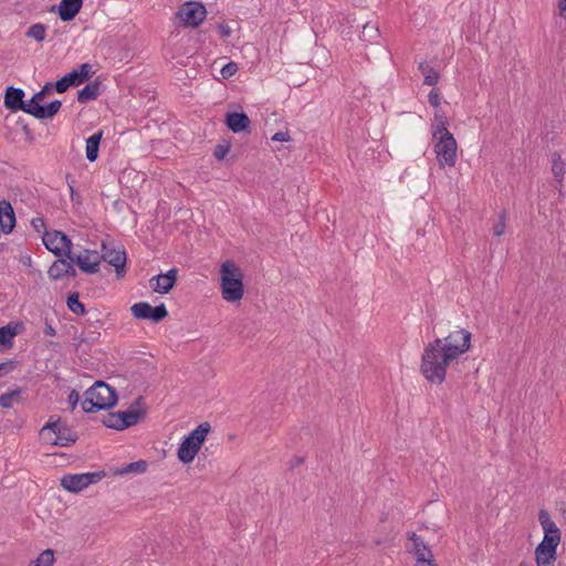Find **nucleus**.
Here are the masks:
<instances>
[{
    "label": "nucleus",
    "instance_id": "nucleus-44",
    "mask_svg": "<svg viewBox=\"0 0 566 566\" xmlns=\"http://www.w3.org/2000/svg\"><path fill=\"white\" fill-rule=\"evenodd\" d=\"M229 150H230V145L219 144V145L216 146V148L213 150V156L217 159L222 160L227 156Z\"/></svg>",
    "mask_w": 566,
    "mask_h": 566
},
{
    "label": "nucleus",
    "instance_id": "nucleus-17",
    "mask_svg": "<svg viewBox=\"0 0 566 566\" xmlns=\"http://www.w3.org/2000/svg\"><path fill=\"white\" fill-rule=\"evenodd\" d=\"M15 226V214L11 203L7 200L0 202V230L4 233L12 232Z\"/></svg>",
    "mask_w": 566,
    "mask_h": 566
},
{
    "label": "nucleus",
    "instance_id": "nucleus-36",
    "mask_svg": "<svg viewBox=\"0 0 566 566\" xmlns=\"http://www.w3.org/2000/svg\"><path fill=\"white\" fill-rule=\"evenodd\" d=\"M27 35L38 42H42L45 38V27L41 23L33 24L29 28Z\"/></svg>",
    "mask_w": 566,
    "mask_h": 566
},
{
    "label": "nucleus",
    "instance_id": "nucleus-7",
    "mask_svg": "<svg viewBox=\"0 0 566 566\" xmlns=\"http://www.w3.org/2000/svg\"><path fill=\"white\" fill-rule=\"evenodd\" d=\"M434 153L441 167H453L457 163V142L450 132L443 133V136L437 137Z\"/></svg>",
    "mask_w": 566,
    "mask_h": 566
},
{
    "label": "nucleus",
    "instance_id": "nucleus-14",
    "mask_svg": "<svg viewBox=\"0 0 566 566\" xmlns=\"http://www.w3.org/2000/svg\"><path fill=\"white\" fill-rule=\"evenodd\" d=\"M409 538L413 542L416 566H434L431 549L426 545L421 536L412 533Z\"/></svg>",
    "mask_w": 566,
    "mask_h": 566
},
{
    "label": "nucleus",
    "instance_id": "nucleus-24",
    "mask_svg": "<svg viewBox=\"0 0 566 566\" xmlns=\"http://www.w3.org/2000/svg\"><path fill=\"white\" fill-rule=\"evenodd\" d=\"M94 74L93 67L90 63H83L77 69H74L67 76L71 77V82L74 86H77L85 81L90 80Z\"/></svg>",
    "mask_w": 566,
    "mask_h": 566
},
{
    "label": "nucleus",
    "instance_id": "nucleus-5",
    "mask_svg": "<svg viewBox=\"0 0 566 566\" xmlns=\"http://www.w3.org/2000/svg\"><path fill=\"white\" fill-rule=\"evenodd\" d=\"M101 260L115 268L116 276L123 277L126 273V251L123 245L115 244L113 241L102 242Z\"/></svg>",
    "mask_w": 566,
    "mask_h": 566
},
{
    "label": "nucleus",
    "instance_id": "nucleus-12",
    "mask_svg": "<svg viewBox=\"0 0 566 566\" xmlns=\"http://www.w3.org/2000/svg\"><path fill=\"white\" fill-rule=\"evenodd\" d=\"M24 91L13 86H8L4 94V106L11 112L23 111L32 115V104L25 103Z\"/></svg>",
    "mask_w": 566,
    "mask_h": 566
},
{
    "label": "nucleus",
    "instance_id": "nucleus-22",
    "mask_svg": "<svg viewBox=\"0 0 566 566\" xmlns=\"http://www.w3.org/2000/svg\"><path fill=\"white\" fill-rule=\"evenodd\" d=\"M200 448L195 442L190 441L185 437L182 442L178 448V459L180 462L188 464L193 461L195 457L198 454Z\"/></svg>",
    "mask_w": 566,
    "mask_h": 566
},
{
    "label": "nucleus",
    "instance_id": "nucleus-33",
    "mask_svg": "<svg viewBox=\"0 0 566 566\" xmlns=\"http://www.w3.org/2000/svg\"><path fill=\"white\" fill-rule=\"evenodd\" d=\"M69 310L76 315L85 314V306L78 298V293L74 292L69 295L66 301Z\"/></svg>",
    "mask_w": 566,
    "mask_h": 566
},
{
    "label": "nucleus",
    "instance_id": "nucleus-49",
    "mask_svg": "<svg viewBox=\"0 0 566 566\" xmlns=\"http://www.w3.org/2000/svg\"><path fill=\"white\" fill-rule=\"evenodd\" d=\"M32 226L36 231H41L42 228H45V222L42 218H35L32 220Z\"/></svg>",
    "mask_w": 566,
    "mask_h": 566
},
{
    "label": "nucleus",
    "instance_id": "nucleus-38",
    "mask_svg": "<svg viewBox=\"0 0 566 566\" xmlns=\"http://www.w3.org/2000/svg\"><path fill=\"white\" fill-rule=\"evenodd\" d=\"M19 363L14 359H9L0 364V377L8 375L18 367Z\"/></svg>",
    "mask_w": 566,
    "mask_h": 566
},
{
    "label": "nucleus",
    "instance_id": "nucleus-41",
    "mask_svg": "<svg viewBox=\"0 0 566 566\" xmlns=\"http://www.w3.org/2000/svg\"><path fill=\"white\" fill-rule=\"evenodd\" d=\"M505 228H506L505 213L502 212L499 217V221L493 227V234L495 237H501L502 234H504Z\"/></svg>",
    "mask_w": 566,
    "mask_h": 566
},
{
    "label": "nucleus",
    "instance_id": "nucleus-56",
    "mask_svg": "<svg viewBox=\"0 0 566 566\" xmlns=\"http://www.w3.org/2000/svg\"><path fill=\"white\" fill-rule=\"evenodd\" d=\"M520 566H525V565L521 564Z\"/></svg>",
    "mask_w": 566,
    "mask_h": 566
},
{
    "label": "nucleus",
    "instance_id": "nucleus-29",
    "mask_svg": "<svg viewBox=\"0 0 566 566\" xmlns=\"http://www.w3.org/2000/svg\"><path fill=\"white\" fill-rule=\"evenodd\" d=\"M23 391V388L18 387L13 390L0 395V407L6 409L12 408L15 402H19Z\"/></svg>",
    "mask_w": 566,
    "mask_h": 566
},
{
    "label": "nucleus",
    "instance_id": "nucleus-37",
    "mask_svg": "<svg viewBox=\"0 0 566 566\" xmlns=\"http://www.w3.org/2000/svg\"><path fill=\"white\" fill-rule=\"evenodd\" d=\"M70 86H74L71 82V77L66 75H64L63 77H61L60 80H57L54 84H53V87L55 88V91L57 93H64Z\"/></svg>",
    "mask_w": 566,
    "mask_h": 566
},
{
    "label": "nucleus",
    "instance_id": "nucleus-8",
    "mask_svg": "<svg viewBox=\"0 0 566 566\" xmlns=\"http://www.w3.org/2000/svg\"><path fill=\"white\" fill-rule=\"evenodd\" d=\"M42 241L45 248L56 256L69 259V255H72V241L62 231H44Z\"/></svg>",
    "mask_w": 566,
    "mask_h": 566
},
{
    "label": "nucleus",
    "instance_id": "nucleus-31",
    "mask_svg": "<svg viewBox=\"0 0 566 566\" xmlns=\"http://www.w3.org/2000/svg\"><path fill=\"white\" fill-rule=\"evenodd\" d=\"M15 335L17 329L11 324L0 327V346L6 348L12 347Z\"/></svg>",
    "mask_w": 566,
    "mask_h": 566
},
{
    "label": "nucleus",
    "instance_id": "nucleus-42",
    "mask_svg": "<svg viewBox=\"0 0 566 566\" xmlns=\"http://www.w3.org/2000/svg\"><path fill=\"white\" fill-rule=\"evenodd\" d=\"M217 28L219 31V35L222 40H227L231 36L232 29L228 23H226V22L218 23Z\"/></svg>",
    "mask_w": 566,
    "mask_h": 566
},
{
    "label": "nucleus",
    "instance_id": "nucleus-27",
    "mask_svg": "<svg viewBox=\"0 0 566 566\" xmlns=\"http://www.w3.org/2000/svg\"><path fill=\"white\" fill-rule=\"evenodd\" d=\"M210 429L211 427L208 422H202L196 429H193L188 436H186V438L198 444L199 448H201Z\"/></svg>",
    "mask_w": 566,
    "mask_h": 566
},
{
    "label": "nucleus",
    "instance_id": "nucleus-6",
    "mask_svg": "<svg viewBox=\"0 0 566 566\" xmlns=\"http://www.w3.org/2000/svg\"><path fill=\"white\" fill-rule=\"evenodd\" d=\"M104 476V471L65 474L61 479V486L69 492L78 493L88 485L99 482Z\"/></svg>",
    "mask_w": 566,
    "mask_h": 566
},
{
    "label": "nucleus",
    "instance_id": "nucleus-18",
    "mask_svg": "<svg viewBox=\"0 0 566 566\" xmlns=\"http://www.w3.org/2000/svg\"><path fill=\"white\" fill-rule=\"evenodd\" d=\"M226 125L233 133H241L249 128L251 120L245 113H227L226 114Z\"/></svg>",
    "mask_w": 566,
    "mask_h": 566
},
{
    "label": "nucleus",
    "instance_id": "nucleus-53",
    "mask_svg": "<svg viewBox=\"0 0 566 566\" xmlns=\"http://www.w3.org/2000/svg\"><path fill=\"white\" fill-rule=\"evenodd\" d=\"M40 102H41L40 99H34V95H33V96L31 97V99H30V101H28L27 103L32 104V106H36V105H41V104H40Z\"/></svg>",
    "mask_w": 566,
    "mask_h": 566
},
{
    "label": "nucleus",
    "instance_id": "nucleus-54",
    "mask_svg": "<svg viewBox=\"0 0 566 566\" xmlns=\"http://www.w3.org/2000/svg\"><path fill=\"white\" fill-rule=\"evenodd\" d=\"M302 462H303V459H302V458H296V459H295V463H296V464H301Z\"/></svg>",
    "mask_w": 566,
    "mask_h": 566
},
{
    "label": "nucleus",
    "instance_id": "nucleus-16",
    "mask_svg": "<svg viewBox=\"0 0 566 566\" xmlns=\"http://www.w3.org/2000/svg\"><path fill=\"white\" fill-rule=\"evenodd\" d=\"M177 269H170L165 274H158L150 279V286L153 290L160 294L168 293L177 281Z\"/></svg>",
    "mask_w": 566,
    "mask_h": 566
},
{
    "label": "nucleus",
    "instance_id": "nucleus-48",
    "mask_svg": "<svg viewBox=\"0 0 566 566\" xmlns=\"http://www.w3.org/2000/svg\"><path fill=\"white\" fill-rule=\"evenodd\" d=\"M290 138H291V137H290L289 132H282V130H280V132L275 133V134L272 136V138H271V139H272V140H274V142H289V140H290Z\"/></svg>",
    "mask_w": 566,
    "mask_h": 566
},
{
    "label": "nucleus",
    "instance_id": "nucleus-13",
    "mask_svg": "<svg viewBox=\"0 0 566 566\" xmlns=\"http://www.w3.org/2000/svg\"><path fill=\"white\" fill-rule=\"evenodd\" d=\"M69 260L87 274H95L99 271L101 258L96 251L85 250L84 254L76 255L72 252Z\"/></svg>",
    "mask_w": 566,
    "mask_h": 566
},
{
    "label": "nucleus",
    "instance_id": "nucleus-40",
    "mask_svg": "<svg viewBox=\"0 0 566 566\" xmlns=\"http://www.w3.org/2000/svg\"><path fill=\"white\" fill-rule=\"evenodd\" d=\"M15 124L21 127V129L25 134V139L28 142H32L34 139L33 133L30 129L29 124L27 123V120L23 117H18V119L15 120Z\"/></svg>",
    "mask_w": 566,
    "mask_h": 566
},
{
    "label": "nucleus",
    "instance_id": "nucleus-23",
    "mask_svg": "<svg viewBox=\"0 0 566 566\" xmlns=\"http://www.w3.org/2000/svg\"><path fill=\"white\" fill-rule=\"evenodd\" d=\"M101 94V82L95 80L86 84L77 92V101L80 103H87L95 101Z\"/></svg>",
    "mask_w": 566,
    "mask_h": 566
},
{
    "label": "nucleus",
    "instance_id": "nucleus-2",
    "mask_svg": "<svg viewBox=\"0 0 566 566\" xmlns=\"http://www.w3.org/2000/svg\"><path fill=\"white\" fill-rule=\"evenodd\" d=\"M82 409L86 413L112 408L117 401L116 390L102 380H97L84 394Z\"/></svg>",
    "mask_w": 566,
    "mask_h": 566
},
{
    "label": "nucleus",
    "instance_id": "nucleus-9",
    "mask_svg": "<svg viewBox=\"0 0 566 566\" xmlns=\"http://www.w3.org/2000/svg\"><path fill=\"white\" fill-rule=\"evenodd\" d=\"M45 431H50L54 434L52 444L59 447H70L75 443L78 438L71 427L60 420L46 422L41 429V432Z\"/></svg>",
    "mask_w": 566,
    "mask_h": 566
},
{
    "label": "nucleus",
    "instance_id": "nucleus-1",
    "mask_svg": "<svg viewBox=\"0 0 566 566\" xmlns=\"http://www.w3.org/2000/svg\"><path fill=\"white\" fill-rule=\"evenodd\" d=\"M471 333L465 328L450 332L446 337L429 342L422 352L420 373L431 384L441 385L448 367L471 347Z\"/></svg>",
    "mask_w": 566,
    "mask_h": 566
},
{
    "label": "nucleus",
    "instance_id": "nucleus-51",
    "mask_svg": "<svg viewBox=\"0 0 566 566\" xmlns=\"http://www.w3.org/2000/svg\"><path fill=\"white\" fill-rule=\"evenodd\" d=\"M558 8L560 10V14L564 15L566 18V0H560L559 1V4H558Z\"/></svg>",
    "mask_w": 566,
    "mask_h": 566
},
{
    "label": "nucleus",
    "instance_id": "nucleus-3",
    "mask_svg": "<svg viewBox=\"0 0 566 566\" xmlns=\"http://www.w3.org/2000/svg\"><path fill=\"white\" fill-rule=\"evenodd\" d=\"M221 294L228 302L240 301L244 293L243 274L232 261H226L220 268Z\"/></svg>",
    "mask_w": 566,
    "mask_h": 566
},
{
    "label": "nucleus",
    "instance_id": "nucleus-28",
    "mask_svg": "<svg viewBox=\"0 0 566 566\" xmlns=\"http://www.w3.org/2000/svg\"><path fill=\"white\" fill-rule=\"evenodd\" d=\"M419 71L423 75L424 85L434 86L439 82V73L427 62H421L419 64Z\"/></svg>",
    "mask_w": 566,
    "mask_h": 566
},
{
    "label": "nucleus",
    "instance_id": "nucleus-43",
    "mask_svg": "<svg viewBox=\"0 0 566 566\" xmlns=\"http://www.w3.org/2000/svg\"><path fill=\"white\" fill-rule=\"evenodd\" d=\"M559 543L560 539L554 538V536H548L547 534H545L542 542L538 545H544L546 547L557 549Z\"/></svg>",
    "mask_w": 566,
    "mask_h": 566
},
{
    "label": "nucleus",
    "instance_id": "nucleus-15",
    "mask_svg": "<svg viewBox=\"0 0 566 566\" xmlns=\"http://www.w3.org/2000/svg\"><path fill=\"white\" fill-rule=\"evenodd\" d=\"M64 258L65 256H59V259L50 266L48 275L51 280L59 281L64 277L76 276V270L73 266V262Z\"/></svg>",
    "mask_w": 566,
    "mask_h": 566
},
{
    "label": "nucleus",
    "instance_id": "nucleus-30",
    "mask_svg": "<svg viewBox=\"0 0 566 566\" xmlns=\"http://www.w3.org/2000/svg\"><path fill=\"white\" fill-rule=\"evenodd\" d=\"M566 171V164L563 161L558 153L552 155V172L558 184L563 182L564 175Z\"/></svg>",
    "mask_w": 566,
    "mask_h": 566
},
{
    "label": "nucleus",
    "instance_id": "nucleus-55",
    "mask_svg": "<svg viewBox=\"0 0 566 566\" xmlns=\"http://www.w3.org/2000/svg\"><path fill=\"white\" fill-rule=\"evenodd\" d=\"M139 400H142V397L137 398L136 403H139Z\"/></svg>",
    "mask_w": 566,
    "mask_h": 566
},
{
    "label": "nucleus",
    "instance_id": "nucleus-39",
    "mask_svg": "<svg viewBox=\"0 0 566 566\" xmlns=\"http://www.w3.org/2000/svg\"><path fill=\"white\" fill-rule=\"evenodd\" d=\"M238 72V65L234 62H229L221 69L220 73L223 78H230Z\"/></svg>",
    "mask_w": 566,
    "mask_h": 566
},
{
    "label": "nucleus",
    "instance_id": "nucleus-4",
    "mask_svg": "<svg viewBox=\"0 0 566 566\" xmlns=\"http://www.w3.org/2000/svg\"><path fill=\"white\" fill-rule=\"evenodd\" d=\"M144 411L136 409L132 406L127 410L109 412L103 420V423L105 427L109 429L120 431L137 424L139 420L144 418Z\"/></svg>",
    "mask_w": 566,
    "mask_h": 566
},
{
    "label": "nucleus",
    "instance_id": "nucleus-11",
    "mask_svg": "<svg viewBox=\"0 0 566 566\" xmlns=\"http://www.w3.org/2000/svg\"><path fill=\"white\" fill-rule=\"evenodd\" d=\"M207 10L200 2L188 1L177 11V17L187 27H198L206 18Z\"/></svg>",
    "mask_w": 566,
    "mask_h": 566
},
{
    "label": "nucleus",
    "instance_id": "nucleus-19",
    "mask_svg": "<svg viewBox=\"0 0 566 566\" xmlns=\"http://www.w3.org/2000/svg\"><path fill=\"white\" fill-rule=\"evenodd\" d=\"M83 0H62L59 6V17L62 21L67 22L75 18L80 12Z\"/></svg>",
    "mask_w": 566,
    "mask_h": 566
},
{
    "label": "nucleus",
    "instance_id": "nucleus-26",
    "mask_svg": "<svg viewBox=\"0 0 566 566\" xmlns=\"http://www.w3.org/2000/svg\"><path fill=\"white\" fill-rule=\"evenodd\" d=\"M102 137L103 130H98L86 139L85 155L86 159L91 163H94L98 157Z\"/></svg>",
    "mask_w": 566,
    "mask_h": 566
},
{
    "label": "nucleus",
    "instance_id": "nucleus-10",
    "mask_svg": "<svg viewBox=\"0 0 566 566\" xmlns=\"http://www.w3.org/2000/svg\"><path fill=\"white\" fill-rule=\"evenodd\" d=\"M130 312L135 318L153 323H159L168 316V311L164 303L151 306L148 302H138L130 307Z\"/></svg>",
    "mask_w": 566,
    "mask_h": 566
},
{
    "label": "nucleus",
    "instance_id": "nucleus-21",
    "mask_svg": "<svg viewBox=\"0 0 566 566\" xmlns=\"http://www.w3.org/2000/svg\"><path fill=\"white\" fill-rule=\"evenodd\" d=\"M557 549L537 545L535 548V562L537 566H555Z\"/></svg>",
    "mask_w": 566,
    "mask_h": 566
},
{
    "label": "nucleus",
    "instance_id": "nucleus-35",
    "mask_svg": "<svg viewBox=\"0 0 566 566\" xmlns=\"http://www.w3.org/2000/svg\"><path fill=\"white\" fill-rule=\"evenodd\" d=\"M54 552L51 548L43 551L30 566H53Z\"/></svg>",
    "mask_w": 566,
    "mask_h": 566
},
{
    "label": "nucleus",
    "instance_id": "nucleus-46",
    "mask_svg": "<svg viewBox=\"0 0 566 566\" xmlns=\"http://www.w3.org/2000/svg\"><path fill=\"white\" fill-rule=\"evenodd\" d=\"M53 84L48 82L39 92L34 94V99H40L41 102L45 98L46 94L52 90Z\"/></svg>",
    "mask_w": 566,
    "mask_h": 566
},
{
    "label": "nucleus",
    "instance_id": "nucleus-25",
    "mask_svg": "<svg viewBox=\"0 0 566 566\" xmlns=\"http://www.w3.org/2000/svg\"><path fill=\"white\" fill-rule=\"evenodd\" d=\"M538 521L543 528L544 535L554 536V538L560 539V531L556 523L551 518L549 513L546 510H541L538 513Z\"/></svg>",
    "mask_w": 566,
    "mask_h": 566
},
{
    "label": "nucleus",
    "instance_id": "nucleus-52",
    "mask_svg": "<svg viewBox=\"0 0 566 566\" xmlns=\"http://www.w3.org/2000/svg\"><path fill=\"white\" fill-rule=\"evenodd\" d=\"M44 334L48 336H54L55 329L51 325H48L44 329Z\"/></svg>",
    "mask_w": 566,
    "mask_h": 566
},
{
    "label": "nucleus",
    "instance_id": "nucleus-34",
    "mask_svg": "<svg viewBox=\"0 0 566 566\" xmlns=\"http://www.w3.org/2000/svg\"><path fill=\"white\" fill-rule=\"evenodd\" d=\"M147 462L145 460H138L135 462H130L127 465L123 467L118 470L120 474L128 473H144L147 470Z\"/></svg>",
    "mask_w": 566,
    "mask_h": 566
},
{
    "label": "nucleus",
    "instance_id": "nucleus-32",
    "mask_svg": "<svg viewBox=\"0 0 566 566\" xmlns=\"http://www.w3.org/2000/svg\"><path fill=\"white\" fill-rule=\"evenodd\" d=\"M448 122L444 114L441 111L434 113V123L432 124L433 137L443 136V133L449 132L447 128Z\"/></svg>",
    "mask_w": 566,
    "mask_h": 566
},
{
    "label": "nucleus",
    "instance_id": "nucleus-47",
    "mask_svg": "<svg viewBox=\"0 0 566 566\" xmlns=\"http://www.w3.org/2000/svg\"><path fill=\"white\" fill-rule=\"evenodd\" d=\"M80 401V395L76 390H71L67 397V402L71 406V409L74 410Z\"/></svg>",
    "mask_w": 566,
    "mask_h": 566
},
{
    "label": "nucleus",
    "instance_id": "nucleus-20",
    "mask_svg": "<svg viewBox=\"0 0 566 566\" xmlns=\"http://www.w3.org/2000/svg\"><path fill=\"white\" fill-rule=\"evenodd\" d=\"M62 106L61 101L54 99L48 105H36L32 107V116L38 119H48L54 117Z\"/></svg>",
    "mask_w": 566,
    "mask_h": 566
},
{
    "label": "nucleus",
    "instance_id": "nucleus-50",
    "mask_svg": "<svg viewBox=\"0 0 566 566\" xmlns=\"http://www.w3.org/2000/svg\"><path fill=\"white\" fill-rule=\"evenodd\" d=\"M69 178H70V176L67 175L66 180H69ZM67 184H69V188H70V192H71V200L75 201L77 198V193L75 192L74 187H73L74 180H72V182L67 181Z\"/></svg>",
    "mask_w": 566,
    "mask_h": 566
},
{
    "label": "nucleus",
    "instance_id": "nucleus-45",
    "mask_svg": "<svg viewBox=\"0 0 566 566\" xmlns=\"http://www.w3.org/2000/svg\"><path fill=\"white\" fill-rule=\"evenodd\" d=\"M428 102L433 107H439L441 102V96L438 90L433 88L428 94Z\"/></svg>",
    "mask_w": 566,
    "mask_h": 566
}]
</instances>
